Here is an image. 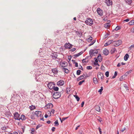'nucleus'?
Returning <instances> with one entry per match:
<instances>
[{
    "instance_id": "obj_1",
    "label": "nucleus",
    "mask_w": 134,
    "mask_h": 134,
    "mask_svg": "<svg viewBox=\"0 0 134 134\" xmlns=\"http://www.w3.org/2000/svg\"><path fill=\"white\" fill-rule=\"evenodd\" d=\"M35 114L37 117H40V119L41 120H43V117L42 115L41 111H36L35 113Z\"/></svg>"
},
{
    "instance_id": "obj_2",
    "label": "nucleus",
    "mask_w": 134,
    "mask_h": 134,
    "mask_svg": "<svg viewBox=\"0 0 134 134\" xmlns=\"http://www.w3.org/2000/svg\"><path fill=\"white\" fill-rule=\"evenodd\" d=\"M122 41L121 40L113 41L112 43L115 46H118L121 45Z\"/></svg>"
},
{
    "instance_id": "obj_3",
    "label": "nucleus",
    "mask_w": 134,
    "mask_h": 134,
    "mask_svg": "<svg viewBox=\"0 0 134 134\" xmlns=\"http://www.w3.org/2000/svg\"><path fill=\"white\" fill-rule=\"evenodd\" d=\"M85 23L88 25L91 26L93 24V21L91 18L88 19L85 21Z\"/></svg>"
},
{
    "instance_id": "obj_4",
    "label": "nucleus",
    "mask_w": 134,
    "mask_h": 134,
    "mask_svg": "<svg viewBox=\"0 0 134 134\" xmlns=\"http://www.w3.org/2000/svg\"><path fill=\"white\" fill-rule=\"evenodd\" d=\"M61 96V94L59 92H55L53 95V98L54 99H57Z\"/></svg>"
},
{
    "instance_id": "obj_5",
    "label": "nucleus",
    "mask_w": 134,
    "mask_h": 134,
    "mask_svg": "<svg viewBox=\"0 0 134 134\" xmlns=\"http://www.w3.org/2000/svg\"><path fill=\"white\" fill-rule=\"evenodd\" d=\"M55 86V84L52 82H50L47 84V87L50 90H52Z\"/></svg>"
},
{
    "instance_id": "obj_6",
    "label": "nucleus",
    "mask_w": 134,
    "mask_h": 134,
    "mask_svg": "<svg viewBox=\"0 0 134 134\" xmlns=\"http://www.w3.org/2000/svg\"><path fill=\"white\" fill-rule=\"evenodd\" d=\"M14 117L15 119L17 120H20V115L18 113H15L14 114Z\"/></svg>"
},
{
    "instance_id": "obj_7",
    "label": "nucleus",
    "mask_w": 134,
    "mask_h": 134,
    "mask_svg": "<svg viewBox=\"0 0 134 134\" xmlns=\"http://www.w3.org/2000/svg\"><path fill=\"white\" fill-rule=\"evenodd\" d=\"M53 105L51 103H49L46 105L45 107V108L46 109H50L52 108L53 107Z\"/></svg>"
},
{
    "instance_id": "obj_8",
    "label": "nucleus",
    "mask_w": 134,
    "mask_h": 134,
    "mask_svg": "<svg viewBox=\"0 0 134 134\" xmlns=\"http://www.w3.org/2000/svg\"><path fill=\"white\" fill-rule=\"evenodd\" d=\"M97 11L99 15L100 16H102L103 15V12L99 8H98L97 9Z\"/></svg>"
},
{
    "instance_id": "obj_9",
    "label": "nucleus",
    "mask_w": 134,
    "mask_h": 134,
    "mask_svg": "<svg viewBox=\"0 0 134 134\" xmlns=\"http://www.w3.org/2000/svg\"><path fill=\"white\" fill-rule=\"evenodd\" d=\"M64 84V81L62 80H60L58 81L57 83V85L58 86H63Z\"/></svg>"
},
{
    "instance_id": "obj_10",
    "label": "nucleus",
    "mask_w": 134,
    "mask_h": 134,
    "mask_svg": "<svg viewBox=\"0 0 134 134\" xmlns=\"http://www.w3.org/2000/svg\"><path fill=\"white\" fill-rule=\"evenodd\" d=\"M105 3H106L107 5L108 6L112 5L113 3L112 1L110 0H106Z\"/></svg>"
},
{
    "instance_id": "obj_11",
    "label": "nucleus",
    "mask_w": 134,
    "mask_h": 134,
    "mask_svg": "<svg viewBox=\"0 0 134 134\" xmlns=\"http://www.w3.org/2000/svg\"><path fill=\"white\" fill-rule=\"evenodd\" d=\"M60 66L63 68L66 67L67 65V63L65 62H62L60 63Z\"/></svg>"
},
{
    "instance_id": "obj_12",
    "label": "nucleus",
    "mask_w": 134,
    "mask_h": 134,
    "mask_svg": "<svg viewBox=\"0 0 134 134\" xmlns=\"http://www.w3.org/2000/svg\"><path fill=\"white\" fill-rule=\"evenodd\" d=\"M90 54V55H92L94 53H97L98 51L97 50H91L89 52Z\"/></svg>"
},
{
    "instance_id": "obj_13",
    "label": "nucleus",
    "mask_w": 134,
    "mask_h": 134,
    "mask_svg": "<svg viewBox=\"0 0 134 134\" xmlns=\"http://www.w3.org/2000/svg\"><path fill=\"white\" fill-rule=\"evenodd\" d=\"M98 77L99 79L100 78L101 79H103L104 77L103 75L101 72H99L98 73Z\"/></svg>"
},
{
    "instance_id": "obj_14",
    "label": "nucleus",
    "mask_w": 134,
    "mask_h": 134,
    "mask_svg": "<svg viewBox=\"0 0 134 134\" xmlns=\"http://www.w3.org/2000/svg\"><path fill=\"white\" fill-rule=\"evenodd\" d=\"M103 53L105 55H107L109 54V52L107 49H104L103 51Z\"/></svg>"
},
{
    "instance_id": "obj_15",
    "label": "nucleus",
    "mask_w": 134,
    "mask_h": 134,
    "mask_svg": "<svg viewBox=\"0 0 134 134\" xmlns=\"http://www.w3.org/2000/svg\"><path fill=\"white\" fill-rule=\"evenodd\" d=\"M72 45L71 44L69 43L66 44H65V48L69 49H70L72 47Z\"/></svg>"
},
{
    "instance_id": "obj_16",
    "label": "nucleus",
    "mask_w": 134,
    "mask_h": 134,
    "mask_svg": "<svg viewBox=\"0 0 134 134\" xmlns=\"http://www.w3.org/2000/svg\"><path fill=\"white\" fill-rule=\"evenodd\" d=\"M82 62L84 64H85L88 63V60L87 58H86L85 59H83L82 60Z\"/></svg>"
},
{
    "instance_id": "obj_17",
    "label": "nucleus",
    "mask_w": 134,
    "mask_h": 134,
    "mask_svg": "<svg viewBox=\"0 0 134 134\" xmlns=\"http://www.w3.org/2000/svg\"><path fill=\"white\" fill-rule=\"evenodd\" d=\"M110 23H105L104 25V26L106 28L108 29L110 26Z\"/></svg>"
},
{
    "instance_id": "obj_18",
    "label": "nucleus",
    "mask_w": 134,
    "mask_h": 134,
    "mask_svg": "<svg viewBox=\"0 0 134 134\" xmlns=\"http://www.w3.org/2000/svg\"><path fill=\"white\" fill-rule=\"evenodd\" d=\"M62 69L63 71L64 72L66 73H68L69 72V70L67 69L63 68H62Z\"/></svg>"
},
{
    "instance_id": "obj_19",
    "label": "nucleus",
    "mask_w": 134,
    "mask_h": 134,
    "mask_svg": "<svg viewBox=\"0 0 134 134\" xmlns=\"http://www.w3.org/2000/svg\"><path fill=\"white\" fill-rule=\"evenodd\" d=\"M52 72L54 74H56L58 72V71L57 68H54L52 69Z\"/></svg>"
},
{
    "instance_id": "obj_20",
    "label": "nucleus",
    "mask_w": 134,
    "mask_h": 134,
    "mask_svg": "<svg viewBox=\"0 0 134 134\" xmlns=\"http://www.w3.org/2000/svg\"><path fill=\"white\" fill-rule=\"evenodd\" d=\"M30 114H31V115H30V118L31 119H35V118L34 116V115L35 114V113L32 112V113H30Z\"/></svg>"
},
{
    "instance_id": "obj_21",
    "label": "nucleus",
    "mask_w": 134,
    "mask_h": 134,
    "mask_svg": "<svg viewBox=\"0 0 134 134\" xmlns=\"http://www.w3.org/2000/svg\"><path fill=\"white\" fill-rule=\"evenodd\" d=\"M20 119L22 120H25L26 119V117L25 115H21L20 118Z\"/></svg>"
},
{
    "instance_id": "obj_22",
    "label": "nucleus",
    "mask_w": 134,
    "mask_h": 134,
    "mask_svg": "<svg viewBox=\"0 0 134 134\" xmlns=\"http://www.w3.org/2000/svg\"><path fill=\"white\" fill-rule=\"evenodd\" d=\"M95 109L96 111H99L100 110V107L98 105H96L95 107Z\"/></svg>"
},
{
    "instance_id": "obj_23",
    "label": "nucleus",
    "mask_w": 134,
    "mask_h": 134,
    "mask_svg": "<svg viewBox=\"0 0 134 134\" xmlns=\"http://www.w3.org/2000/svg\"><path fill=\"white\" fill-rule=\"evenodd\" d=\"M125 2L129 5L130 4L132 3V0H125Z\"/></svg>"
},
{
    "instance_id": "obj_24",
    "label": "nucleus",
    "mask_w": 134,
    "mask_h": 134,
    "mask_svg": "<svg viewBox=\"0 0 134 134\" xmlns=\"http://www.w3.org/2000/svg\"><path fill=\"white\" fill-rule=\"evenodd\" d=\"M116 52L117 51L115 48H113L110 51V53L112 54Z\"/></svg>"
},
{
    "instance_id": "obj_25",
    "label": "nucleus",
    "mask_w": 134,
    "mask_h": 134,
    "mask_svg": "<svg viewBox=\"0 0 134 134\" xmlns=\"http://www.w3.org/2000/svg\"><path fill=\"white\" fill-rule=\"evenodd\" d=\"M129 57V55L127 54H126L124 57V59L126 61L127 60Z\"/></svg>"
},
{
    "instance_id": "obj_26",
    "label": "nucleus",
    "mask_w": 134,
    "mask_h": 134,
    "mask_svg": "<svg viewBox=\"0 0 134 134\" xmlns=\"http://www.w3.org/2000/svg\"><path fill=\"white\" fill-rule=\"evenodd\" d=\"M83 53V52H80V53L76 54H75L74 56H75V57H77L79 56L80 55H81Z\"/></svg>"
},
{
    "instance_id": "obj_27",
    "label": "nucleus",
    "mask_w": 134,
    "mask_h": 134,
    "mask_svg": "<svg viewBox=\"0 0 134 134\" xmlns=\"http://www.w3.org/2000/svg\"><path fill=\"white\" fill-rule=\"evenodd\" d=\"M76 34L80 37H81L82 34V33L81 32H79L78 31H77L76 32Z\"/></svg>"
},
{
    "instance_id": "obj_28",
    "label": "nucleus",
    "mask_w": 134,
    "mask_h": 134,
    "mask_svg": "<svg viewBox=\"0 0 134 134\" xmlns=\"http://www.w3.org/2000/svg\"><path fill=\"white\" fill-rule=\"evenodd\" d=\"M97 58L99 61L100 62L102 60V58L100 54H99L98 55Z\"/></svg>"
},
{
    "instance_id": "obj_29",
    "label": "nucleus",
    "mask_w": 134,
    "mask_h": 134,
    "mask_svg": "<svg viewBox=\"0 0 134 134\" xmlns=\"http://www.w3.org/2000/svg\"><path fill=\"white\" fill-rule=\"evenodd\" d=\"M93 82L95 84H97V83H98V81H97V79L96 78H93Z\"/></svg>"
},
{
    "instance_id": "obj_30",
    "label": "nucleus",
    "mask_w": 134,
    "mask_h": 134,
    "mask_svg": "<svg viewBox=\"0 0 134 134\" xmlns=\"http://www.w3.org/2000/svg\"><path fill=\"white\" fill-rule=\"evenodd\" d=\"M125 75H124L122 76L119 78V80L120 81H122L124 79Z\"/></svg>"
},
{
    "instance_id": "obj_31",
    "label": "nucleus",
    "mask_w": 134,
    "mask_h": 134,
    "mask_svg": "<svg viewBox=\"0 0 134 134\" xmlns=\"http://www.w3.org/2000/svg\"><path fill=\"white\" fill-rule=\"evenodd\" d=\"M132 71V70H130L129 71L126 72V73L124 75L126 76H127Z\"/></svg>"
},
{
    "instance_id": "obj_32",
    "label": "nucleus",
    "mask_w": 134,
    "mask_h": 134,
    "mask_svg": "<svg viewBox=\"0 0 134 134\" xmlns=\"http://www.w3.org/2000/svg\"><path fill=\"white\" fill-rule=\"evenodd\" d=\"M129 24L130 25H134V20H132L129 23Z\"/></svg>"
},
{
    "instance_id": "obj_33",
    "label": "nucleus",
    "mask_w": 134,
    "mask_h": 134,
    "mask_svg": "<svg viewBox=\"0 0 134 134\" xmlns=\"http://www.w3.org/2000/svg\"><path fill=\"white\" fill-rule=\"evenodd\" d=\"M30 108L31 110H33L35 109L36 107L32 105L31 106H30Z\"/></svg>"
},
{
    "instance_id": "obj_34",
    "label": "nucleus",
    "mask_w": 134,
    "mask_h": 134,
    "mask_svg": "<svg viewBox=\"0 0 134 134\" xmlns=\"http://www.w3.org/2000/svg\"><path fill=\"white\" fill-rule=\"evenodd\" d=\"M84 78V76L83 75H82L79 77L78 79H77V80L78 81L81 80L83 79Z\"/></svg>"
},
{
    "instance_id": "obj_35",
    "label": "nucleus",
    "mask_w": 134,
    "mask_h": 134,
    "mask_svg": "<svg viewBox=\"0 0 134 134\" xmlns=\"http://www.w3.org/2000/svg\"><path fill=\"white\" fill-rule=\"evenodd\" d=\"M74 96L75 98L76 99L77 101H78L79 100L80 98L77 95H75Z\"/></svg>"
},
{
    "instance_id": "obj_36",
    "label": "nucleus",
    "mask_w": 134,
    "mask_h": 134,
    "mask_svg": "<svg viewBox=\"0 0 134 134\" xmlns=\"http://www.w3.org/2000/svg\"><path fill=\"white\" fill-rule=\"evenodd\" d=\"M1 129L2 130L4 131V132L7 131L6 130V127L5 126L4 127L3 126V127H2L1 128Z\"/></svg>"
},
{
    "instance_id": "obj_37",
    "label": "nucleus",
    "mask_w": 134,
    "mask_h": 134,
    "mask_svg": "<svg viewBox=\"0 0 134 134\" xmlns=\"http://www.w3.org/2000/svg\"><path fill=\"white\" fill-rule=\"evenodd\" d=\"M92 40V37H90L88 39H87V41L88 42H90Z\"/></svg>"
},
{
    "instance_id": "obj_38",
    "label": "nucleus",
    "mask_w": 134,
    "mask_h": 134,
    "mask_svg": "<svg viewBox=\"0 0 134 134\" xmlns=\"http://www.w3.org/2000/svg\"><path fill=\"white\" fill-rule=\"evenodd\" d=\"M53 88V90L54 91H58L59 90V88H58V87H55L54 86V87Z\"/></svg>"
},
{
    "instance_id": "obj_39",
    "label": "nucleus",
    "mask_w": 134,
    "mask_h": 134,
    "mask_svg": "<svg viewBox=\"0 0 134 134\" xmlns=\"http://www.w3.org/2000/svg\"><path fill=\"white\" fill-rule=\"evenodd\" d=\"M54 123L55 124V125L56 126H58L59 125V123L58 121V120H56L54 122Z\"/></svg>"
},
{
    "instance_id": "obj_40",
    "label": "nucleus",
    "mask_w": 134,
    "mask_h": 134,
    "mask_svg": "<svg viewBox=\"0 0 134 134\" xmlns=\"http://www.w3.org/2000/svg\"><path fill=\"white\" fill-rule=\"evenodd\" d=\"M85 82L84 80H82L81 81H80L78 83L79 85H82L83 83Z\"/></svg>"
},
{
    "instance_id": "obj_41",
    "label": "nucleus",
    "mask_w": 134,
    "mask_h": 134,
    "mask_svg": "<svg viewBox=\"0 0 134 134\" xmlns=\"http://www.w3.org/2000/svg\"><path fill=\"white\" fill-rule=\"evenodd\" d=\"M113 42V40H110L108 42H107V45H109L110 43H112Z\"/></svg>"
},
{
    "instance_id": "obj_42",
    "label": "nucleus",
    "mask_w": 134,
    "mask_h": 134,
    "mask_svg": "<svg viewBox=\"0 0 134 134\" xmlns=\"http://www.w3.org/2000/svg\"><path fill=\"white\" fill-rule=\"evenodd\" d=\"M124 87L127 90V91L129 90V89L128 88V87L127 86V85L126 84H124Z\"/></svg>"
},
{
    "instance_id": "obj_43",
    "label": "nucleus",
    "mask_w": 134,
    "mask_h": 134,
    "mask_svg": "<svg viewBox=\"0 0 134 134\" xmlns=\"http://www.w3.org/2000/svg\"><path fill=\"white\" fill-rule=\"evenodd\" d=\"M81 72V71L80 70H78L77 71V74L78 75H79L80 74Z\"/></svg>"
},
{
    "instance_id": "obj_44",
    "label": "nucleus",
    "mask_w": 134,
    "mask_h": 134,
    "mask_svg": "<svg viewBox=\"0 0 134 134\" xmlns=\"http://www.w3.org/2000/svg\"><path fill=\"white\" fill-rule=\"evenodd\" d=\"M105 75L107 77H108L109 75V72L108 71H107L105 73Z\"/></svg>"
},
{
    "instance_id": "obj_45",
    "label": "nucleus",
    "mask_w": 134,
    "mask_h": 134,
    "mask_svg": "<svg viewBox=\"0 0 134 134\" xmlns=\"http://www.w3.org/2000/svg\"><path fill=\"white\" fill-rule=\"evenodd\" d=\"M87 69L88 70H90V69H92V67L91 66H87Z\"/></svg>"
},
{
    "instance_id": "obj_46",
    "label": "nucleus",
    "mask_w": 134,
    "mask_h": 134,
    "mask_svg": "<svg viewBox=\"0 0 134 134\" xmlns=\"http://www.w3.org/2000/svg\"><path fill=\"white\" fill-rule=\"evenodd\" d=\"M120 29V27L118 26H117L115 29V30L116 31H117L119 30Z\"/></svg>"
},
{
    "instance_id": "obj_47",
    "label": "nucleus",
    "mask_w": 134,
    "mask_h": 134,
    "mask_svg": "<svg viewBox=\"0 0 134 134\" xmlns=\"http://www.w3.org/2000/svg\"><path fill=\"white\" fill-rule=\"evenodd\" d=\"M103 87H101V89L98 91V92L100 93L102 92L103 91Z\"/></svg>"
},
{
    "instance_id": "obj_48",
    "label": "nucleus",
    "mask_w": 134,
    "mask_h": 134,
    "mask_svg": "<svg viewBox=\"0 0 134 134\" xmlns=\"http://www.w3.org/2000/svg\"><path fill=\"white\" fill-rule=\"evenodd\" d=\"M41 126V125L40 124L37 125L36 127V129H38V128L40 127Z\"/></svg>"
},
{
    "instance_id": "obj_49",
    "label": "nucleus",
    "mask_w": 134,
    "mask_h": 134,
    "mask_svg": "<svg viewBox=\"0 0 134 134\" xmlns=\"http://www.w3.org/2000/svg\"><path fill=\"white\" fill-rule=\"evenodd\" d=\"M95 42V41L94 40L92 42V43H91L90 44L89 46H90L92 45H93Z\"/></svg>"
},
{
    "instance_id": "obj_50",
    "label": "nucleus",
    "mask_w": 134,
    "mask_h": 134,
    "mask_svg": "<svg viewBox=\"0 0 134 134\" xmlns=\"http://www.w3.org/2000/svg\"><path fill=\"white\" fill-rule=\"evenodd\" d=\"M134 47V44H133L132 45H131L129 48V49H130Z\"/></svg>"
},
{
    "instance_id": "obj_51",
    "label": "nucleus",
    "mask_w": 134,
    "mask_h": 134,
    "mask_svg": "<svg viewBox=\"0 0 134 134\" xmlns=\"http://www.w3.org/2000/svg\"><path fill=\"white\" fill-rule=\"evenodd\" d=\"M68 118V117H67L66 118H63L62 119V121H64L66 119Z\"/></svg>"
},
{
    "instance_id": "obj_52",
    "label": "nucleus",
    "mask_w": 134,
    "mask_h": 134,
    "mask_svg": "<svg viewBox=\"0 0 134 134\" xmlns=\"http://www.w3.org/2000/svg\"><path fill=\"white\" fill-rule=\"evenodd\" d=\"M55 128L54 127H53L52 129V131L54 132L55 131Z\"/></svg>"
},
{
    "instance_id": "obj_53",
    "label": "nucleus",
    "mask_w": 134,
    "mask_h": 134,
    "mask_svg": "<svg viewBox=\"0 0 134 134\" xmlns=\"http://www.w3.org/2000/svg\"><path fill=\"white\" fill-rule=\"evenodd\" d=\"M34 129H32L31 130V133H32V134H33L34 133V132L35 131V130H34Z\"/></svg>"
},
{
    "instance_id": "obj_54",
    "label": "nucleus",
    "mask_w": 134,
    "mask_h": 134,
    "mask_svg": "<svg viewBox=\"0 0 134 134\" xmlns=\"http://www.w3.org/2000/svg\"><path fill=\"white\" fill-rule=\"evenodd\" d=\"M75 66L76 67H78V63L77 62H75Z\"/></svg>"
},
{
    "instance_id": "obj_55",
    "label": "nucleus",
    "mask_w": 134,
    "mask_h": 134,
    "mask_svg": "<svg viewBox=\"0 0 134 134\" xmlns=\"http://www.w3.org/2000/svg\"><path fill=\"white\" fill-rule=\"evenodd\" d=\"M54 110L53 109L51 110L50 112L52 113L53 114H54Z\"/></svg>"
},
{
    "instance_id": "obj_56",
    "label": "nucleus",
    "mask_w": 134,
    "mask_h": 134,
    "mask_svg": "<svg viewBox=\"0 0 134 134\" xmlns=\"http://www.w3.org/2000/svg\"><path fill=\"white\" fill-rule=\"evenodd\" d=\"M94 64L95 65H98V66H99V65L97 63L94 62Z\"/></svg>"
},
{
    "instance_id": "obj_57",
    "label": "nucleus",
    "mask_w": 134,
    "mask_h": 134,
    "mask_svg": "<svg viewBox=\"0 0 134 134\" xmlns=\"http://www.w3.org/2000/svg\"><path fill=\"white\" fill-rule=\"evenodd\" d=\"M101 68L102 70H104V66L103 65H102L101 66Z\"/></svg>"
},
{
    "instance_id": "obj_58",
    "label": "nucleus",
    "mask_w": 134,
    "mask_h": 134,
    "mask_svg": "<svg viewBox=\"0 0 134 134\" xmlns=\"http://www.w3.org/2000/svg\"><path fill=\"white\" fill-rule=\"evenodd\" d=\"M84 104V102H82L81 104V107H83Z\"/></svg>"
},
{
    "instance_id": "obj_59",
    "label": "nucleus",
    "mask_w": 134,
    "mask_h": 134,
    "mask_svg": "<svg viewBox=\"0 0 134 134\" xmlns=\"http://www.w3.org/2000/svg\"><path fill=\"white\" fill-rule=\"evenodd\" d=\"M21 129L22 130V131H23V132H24V127L23 126H22L21 127Z\"/></svg>"
},
{
    "instance_id": "obj_60",
    "label": "nucleus",
    "mask_w": 134,
    "mask_h": 134,
    "mask_svg": "<svg viewBox=\"0 0 134 134\" xmlns=\"http://www.w3.org/2000/svg\"><path fill=\"white\" fill-rule=\"evenodd\" d=\"M94 59L95 60V61L96 63H97L98 62V60L97 59V58H94Z\"/></svg>"
},
{
    "instance_id": "obj_61",
    "label": "nucleus",
    "mask_w": 134,
    "mask_h": 134,
    "mask_svg": "<svg viewBox=\"0 0 134 134\" xmlns=\"http://www.w3.org/2000/svg\"><path fill=\"white\" fill-rule=\"evenodd\" d=\"M76 50V49L75 48H73L71 50V51L73 52L75 51Z\"/></svg>"
},
{
    "instance_id": "obj_62",
    "label": "nucleus",
    "mask_w": 134,
    "mask_h": 134,
    "mask_svg": "<svg viewBox=\"0 0 134 134\" xmlns=\"http://www.w3.org/2000/svg\"><path fill=\"white\" fill-rule=\"evenodd\" d=\"M126 128L125 127H124L121 130V131L122 132H123L125 130Z\"/></svg>"
},
{
    "instance_id": "obj_63",
    "label": "nucleus",
    "mask_w": 134,
    "mask_h": 134,
    "mask_svg": "<svg viewBox=\"0 0 134 134\" xmlns=\"http://www.w3.org/2000/svg\"><path fill=\"white\" fill-rule=\"evenodd\" d=\"M129 19H126L124 21L126 22H128L129 21Z\"/></svg>"
},
{
    "instance_id": "obj_64",
    "label": "nucleus",
    "mask_w": 134,
    "mask_h": 134,
    "mask_svg": "<svg viewBox=\"0 0 134 134\" xmlns=\"http://www.w3.org/2000/svg\"><path fill=\"white\" fill-rule=\"evenodd\" d=\"M131 32H134V28L131 29Z\"/></svg>"
}]
</instances>
